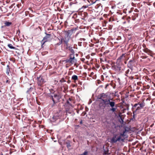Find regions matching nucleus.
Here are the masks:
<instances>
[{
    "label": "nucleus",
    "mask_w": 155,
    "mask_h": 155,
    "mask_svg": "<svg viewBox=\"0 0 155 155\" xmlns=\"http://www.w3.org/2000/svg\"><path fill=\"white\" fill-rule=\"evenodd\" d=\"M81 41L82 40H84V41L85 40V39L83 38H81L80 39H79Z\"/></svg>",
    "instance_id": "7c9ffc66"
},
{
    "label": "nucleus",
    "mask_w": 155,
    "mask_h": 155,
    "mask_svg": "<svg viewBox=\"0 0 155 155\" xmlns=\"http://www.w3.org/2000/svg\"><path fill=\"white\" fill-rule=\"evenodd\" d=\"M64 38H61V40H60V41H61V43H62L63 42H64Z\"/></svg>",
    "instance_id": "c85d7f7f"
},
{
    "label": "nucleus",
    "mask_w": 155,
    "mask_h": 155,
    "mask_svg": "<svg viewBox=\"0 0 155 155\" xmlns=\"http://www.w3.org/2000/svg\"><path fill=\"white\" fill-rule=\"evenodd\" d=\"M135 61L134 59L133 58L131 60H130L127 64V67L129 68L131 71L133 69V66H135Z\"/></svg>",
    "instance_id": "39448f33"
},
{
    "label": "nucleus",
    "mask_w": 155,
    "mask_h": 155,
    "mask_svg": "<svg viewBox=\"0 0 155 155\" xmlns=\"http://www.w3.org/2000/svg\"><path fill=\"white\" fill-rule=\"evenodd\" d=\"M33 88L32 87H31L29 89H28L27 91V93L29 94L32 92Z\"/></svg>",
    "instance_id": "a211bd4d"
},
{
    "label": "nucleus",
    "mask_w": 155,
    "mask_h": 155,
    "mask_svg": "<svg viewBox=\"0 0 155 155\" xmlns=\"http://www.w3.org/2000/svg\"><path fill=\"white\" fill-rule=\"evenodd\" d=\"M74 54H72L71 53V54L70 55V58H73V57H74Z\"/></svg>",
    "instance_id": "b1692460"
},
{
    "label": "nucleus",
    "mask_w": 155,
    "mask_h": 155,
    "mask_svg": "<svg viewBox=\"0 0 155 155\" xmlns=\"http://www.w3.org/2000/svg\"><path fill=\"white\" fill-rule=\"evenodd\" d=\"M69 39H67L66 38H64V42L65 44V45L68 44Z\"/></svg>",
    "instance_id": "6ab92c4d"
},
{
    "label": "nucleus",
    "mask_w": 155,
    "mask_h": 155,
    "mask_svg": "<svg viewBox=\"0 0 155 155\" xmlns=\"http://www.w3.org/2000/svg\"><path fill=\"white\" fill-rule=\"evenodd\" d=\"M10 71V69L9 68V66L8 65L7 66L6 68V73L8 75H9V72Z\"/></svg>",
    "instance_id": "4468645a"
},
{
    "label": "nucleus",
    "mask_w": 155,
    "mask_h": 155,
    "mask_svg": "<svg viewBox=\"0 0 155 155\" xmlns=\"http://www.w3.org/2000/svg\"><path fill=\"white\" fill-rule=\"evenodd\" d=\"M45 34H46V36L43 38V39L41 41L42 47H43V45L45 43L49 41L51 36V34H48L46 32H45Z\"/></svg>",
    "instance_id": "20e7f679"
},
{
    "label": "nucleus",
    "mask_w": 155,
    "mask_h": 155,
    "mask_svg": "<svg viewBox=\"0 0 155 155\" xmlns=\"http://www.w3.org/2000/svg\"><path fill=\"white\" fill-rule=\"evenodd\" d=\"M37 79L38 80V83L39 84H41L43 83L44 80L42 77L41 75H39L37 77Z\"/></svg>",
    "instance_id": "423d86ee"
},
{
    "label": "nucleus",
    "mask_w": 155,
    "mask_h": 155,
    "mask_svg": "<svg viewBox=\"0 0 155 155\" xmlns=\"http://www.w3.org/2000/svg\"><path fill=\"white\" fill-rule=\"evenodd\" d=\"M138 104H139V103H137V104H134L133 107H137V106L138 105Z\"/></svg>",
    "instance_id": "a878e982"
},
{
    "label": "nucleus",
    "mask_w": 155,
    "mask_h": 155,
    "mask_svg": "<svg viewBox=\"0 0 155 155\" xmlns=\"http://www.w3.org/2000/svg\"><path fill=\"white\" fill-rule=\"evenodd\" d=\"M82 124V120H81L80 122V124Z\"/></svg>",
    "instance_id": "2f4dec72"
},
{
    "label": "nucleus",
    "mask_w": 155,
    "mask_h": 155,
    "mask_svg": "<svg viewBox=\"0 0 155 155\" xmlns=\"http://www.w3.org/2000/svg\"><path fill=\"white\" fill-rule=\"evenodd\" d=\"M124 63H125V64H126V63H126V62H125Z\"/></svg>",
    "instance_id": "c9c22d12"
},
{
    "label": "nucleus",
    "mask_w": 155,
    "mask_h": 155,
    "mask_svg": "<svg viewBox=\"0 0 155 155\" xmlns=\"http://www.w3.org/2000/svg\"><path fill=\"white\" fill-rule=\"evenodd\" d=\"M136 112H135V111H133V118H135V113H136Z\"/></svg>",
    "instance_id": "bb28decb"
},
{
    "label": "nucleus",
    "mask_w": 155,
    "mask_h": 155,
    "mask_svg": "<svg viewBox=\"0 0 155 155\" xmlns=\"http://www.w3.org/2000/svg\"><path fill=\"white\" fill-rule=\"evenodd\" d=\"M78 33H77V35H78Z\"/></svg>",
    "instance_id": "e433bc0d"
},
{
    "label": "nucleus",
    "mask_w": 155,
    "mask_h": 155,
    "mask_svg": "<svg viewBox=\"0 0 155 155\" xmlns=\"http://www.w3.org/2000/svg\"><path fill=\"white\" fill-rule=\"evenodd\" d=\"M125 53L123 54L121 56L119 57L117 59V61L119 62L121 61V60H124L125 58Z\"/></svg>",
    "instance_id": "1a4fd4ad"
},
{
    "label": "nucleus",
    "mask_w": 155,
    "mask_h": 155,
    "mask_svg": "<svg viewBox=\"0 0 155 155\" xmlns=\"http://www.w3.org/2000/svg\"><path fill=\"white\" fill-rule=\"evenodd\" d=\"M120 119H121L122 120V121H123V120H122V118L121 117H120Z\"/></svg>",
    "instance_id": "72a5a7b5"
},
{
    "label": "nucleus",
    "mask_w": 155,
    "mask_h": 155,
    "mask_svg": "<svg viewBox=\"0 0 155 155\" xmlns=\"http://www.w3.org/2000/svg\"><path fill=\"white\" fill-rule=\"evenodd\" d=\"M50 97L52 99L53 102V104L51 106L52 107H53V105L55 103L59 101L61 98V96L59 94H54L53 95H51L50 96Z\"/></svg>",
    "instance_id": "7ed1b4c3"
},
{
    "label": "nucleus",
    "mask_w": 155,
    "mask_h": 155,
    "mask_svg": "<svg viewBox=\"0 0 155 155\" xmlns=\"http://www.w3.org/2000/svg\"><path fill=\"white\" fill-rule=\"evenodd\" d=\"M72 79L76 81L78 79V76L76 75H73L72 76L71 78Z\"/></svg>",
    "instance_id": "dca6fc26"
},
{
    "label": "nucleus",
    "mask_w": 155,
    "mask_h": 155,
    "mask_svg": "<svg viewBox=\"0 0 155 155\" xmlns=\"http://www.w3.org/2000/svg\"><path fill=\"white\" fill-rule=\"evenodd\" d=\"M128 131V130L125 128L122 133L114 134L110 139V142L113 144L116 143L117 142H124L125 138L127 137L126 133Z\"/></svg>",
    "instance_id": "f03ea898"
},
{
    "label": "nucleus",
    "mask_w": 155,
    "mask_h": 155,
    "mask_svg": "<svg viewBox=\"0 0 155 155\" xmlns=\"http://www.w3.org/2000/svg\"><path fill=\"white\" fill-rule=\"evenodd\" d=\"M5 24L6 26H9L12 24V23L9 21H6L5 23Z\"/></svg>",
    "instance_id": "f3484780"
},
{
    "label": "nucleus",
    "mask_w": 155,
    "mask_h": 155,
    "mask_svg": "<svg viewBox=\"0 0 155 155\" xmlns=\"http://www.w3.org/2000/svg\"><path fill=\"white\" fill-rule=\"evenodd\" d=\"M88 153V152L87 151H85L84 153L80 154V155H87Z\"/></svg>",
    "instance_id": "4be33fe9"
},
{
    "label": "nucleus",
    "mask_w": 155,
    "mask_h": 155,
    "mask_svg": "<svg viewBox=\"0 0 155 155\" xmlns=\"http://www.w3.org/2000/svg\"><path fill=\"white\" fill-rule=\"evenodd\" d=\"M8 46L9 48L11 49H15V47H13L12 45L10 44H8Z\"/></svg>",
    "instance_id": "aec40b11"
},
{
    "label": "nucleus",
    "mask_w": 155,
    "mask_h": 155,
    "mask_svg": "<svg viewBox=\"0 0 155 155\" xmlns=\"http://www.w3.org/2000/svg\"><path fill=\"white\" fill-rule=\"evenodd\" d=\"M71 99L70 98L69 99V100L67 101L66 104L67 105L72 106V104L70 102V101H71Z\"/></svg>",
    "instance_id": "2eb2a0df"
},
{
    "label": "nucleus",
    "mask_w": 155,
    "mask_h": 155,
    "mask_svg": "<svg viewBox=\"0 0 155 155\" xmlns=\"http://www.w3.org/2000/svg\"><path fill=\"white\" fill-rule=\"evenodd\" d=\"M145 103L143 102H142L140 103H139L138 105H139V106L137 107V109L135 110V112H136L137 110L143 108L145 106Z\"/></svg>",
    "instance_id": "0eeeda50"
},
{
    "label": "nucleus",
    "mask_w": 155,
    "mask_h": 155,
    "mask_svg": "<svg viewBox=\"0 0 155 155\" xmlns=\"http://www.w3.org/2000/svg\"><path fill=\"white\" fill-rule=\"evenodd\" d=\"M66 111L67 114H71L72 113L71 112L69 111V110L68 109H66Z\"/></svg>",
    "instance_id": "5701e85b"
},
{
    "label": "nucleus",
    "mask_w": 155,
    "mask_h": 155,
    "mask_svg": "<svg viewBox=\"0 0 155 155\" xmlns=\"http://www.w3.org/2000/svg\"><path fill=\"white\" fill-rule=\"evenodd\" d=\"M58 40L59 41V43H57V45H61L62 43H61V41H60V39H58Z\"/></svg>",
    "instance_id": "393cba45"
},
{
    "label": "nucleus",
    "mask_w": 155,
    "mask_h": 155,
    "mask_svg": "<svg viewBox=\"0 0 155 155\" xmlns=\"http://www.w3.org/2000/svg\"><path fill=\"white\" fill-rule=\"evenodd\" d=\"M74 60H75V57L73 56V58H69V59L66 62H69L72 64H73L75 62L74 61Z\"/></svg>",
    "instance_id": "9d476101"
},
{
    "label": "nucleus",
    "mask_w": 155,
    "mask_h": 155,
    "mask_svg": "<svg viewBox=\"0 0 155 155\" xmlns=\"http://www.w3.org/2000/svg\"><path fill=\"white\" fill-rule=\"evenodd\" d=\"M8 80H7L6 81V83H8Z\"/></svg>",
    "instance_id": "473e14b6"
},
{
    "label": "nucleus",
    "mask_w": 155,
    "mask_h": 155,
    "mask_svg": "<svg viewBox=\"0 0 155 155\" xmlns=\"http://www.w3.org/2000/svg\"><path fill=\"white\" fill-rule=\"evenodd\" d=\"M74 30V29H71L67 31L66 33V35L67 36H69V37H70L72 34Z\"/></svg>",
    "instance_id": "9b49d317"
},
{
    "label": "nucleus",
    "mask_w": 155,
    "mask_h": 155,
    "mask_svg": "<svg viewBox=\"0 0 155 155\" xmlns=\"http://www.w3.org/2000/svg\"><path fill=\"white\" fill-rule=\"evenodd\" d=\"M105 61H106L107 63H109V61H107L106 59L105 60Z\"/></svg>",
    "instance_id": "c756f323"
},
{
    "label": "nucleus",
    "mask_w": 155,
    "mask_h": 155,
    "mask_svg": "<svg viewBox=\"0 0 155 155\" xmlns=\"http://www.w3.org/2000/svg\"><path fill=\"white\" fill-rule=\"evenodd\" d=\"M106 95L105 94L103 93L100 95V97L99 98L100 99H101L103 102H101L100 104H101V106L104 107H110L109 111L112 113H115L117 109V107L115 106V103L114 101H111L112 100L110 98L109 99H103L105 98Z\"/></svg>",
    "instance_id": "f257e3e1"
},
{
    "label": "nucleus",
    "mask_w": 155,
    "mask_h": 155,
    "mask_svg": "<svg viewBox=\"0 0 155 155\" xmlns=\"http://www.w3.org/2000/svg\"><path fill=\"white\" fill-rule=\"evenodd\" d=\"M70 142V141H68L65 142V144L66 145L67 147L68 148H70L71 147Z\"/></svg>",
    "instance_id": "ddd939ff"
},
{
    "label": "nucleus",
    "mask_w": 155,
    "mask_h": 155,
    "mask_svg": "<svg viewBox=\"0 0 155 155\" xmlns=\"http://www.w3.org/2000/svg\"><path fill=\"white\" fill-rule=\"evenodd\" d=\"M117 67L119 69V71L120 70L121 68L119 65H117Z\"/></svg>",
    "instance_id": "cd10ccee"
},
{
    "label": "nucleus",
    "mask_w": 155,
    "mask_h": 155,
    "mask_svg": "<svg viewBox=\"0 0 155 155\" xmlns=\"http://www.w3.org/2000/svg\"><path fill=\"white\" fill-rule=\"evenodd\" d=\"M132 71H131L130 72V70L128 69L125 72V73L126 74H129V73L131 74Z\"/></svg>",
    "instance_id": "412c9836"
},
{
    "label": "nucleus",
    "mask_w": 155,
    "mask_h": 155,
    "mask_svg": "<svg viewBox=\"0 0 155 155\" xmlns=\"http://www.w3.org/2000/svg\"><path fill=\"white\" fill-rule=\"evenodd\" d=\"M65 46H66V49L70 51L72 54L75 53L73 49V47L69 46L68 44L65 45Z\"/></svg>",
    "instance_id": "6e6552de"
},
{
    "label": "nucleus",
    "mask_w": 155,
    "mask_h": 155,
    "mask_svg": "<svg viewBox=\"0 0 155 155\" xmlns=\"http://www.w3.org/2000/svg\"><path fill=\"white\" fill-rule=\"evenodd\" d=\"M96 1H95L93 3L94 4V3H95V2H96Z\"/></svg>",
    "instance_id": "f704fd0d"
},
{
    "label": "nucleus",
    "mask_w": 155,
    "mask_h": 155,
    "mask_svg": "<svg viewBox=\"0 0 155 155\" xmlns=\"http://www.w3.org/2000/svg\"><path fill=\"white\" fill-rule=\"evenodd\" d=\"M58 118V117L57 116H53L51 119V120L53 122H54Z\"/></svg>",
    "instance_id": "f8f14e48"
}]
</instances>
